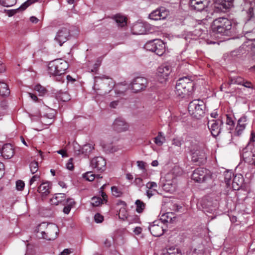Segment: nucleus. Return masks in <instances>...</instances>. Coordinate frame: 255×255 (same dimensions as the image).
Here are the masks:
<instances>
[{
    "instance_id": "nucleus-1",
    "label": "nucleus",
    "mask_w": 255,
    "mask_h": 255,
    "mask_svg": "<svg viewBox=\"0 0 255 255\" xmlns=\"http://www.w3.org/2000/svg\"><path fill=\"white\" fill-rule=\"evenodd\" d=\"M36 232L39 238L53 240L57 238L59 229L55 224L42 223L37 226Z\"/></svg>"
},
{
    "instance_id": "nucleus-2",
    "label": "nucleus",
    "mask_w": 255,
    "mask_h": 255,
    "mask_svg": "<svg viewBox=\"0 0 255 255\" xmlns=\"http://www.w3.org/2000/svg\"><path fill=\"white\" fill-rule=\"evenodd\" d=\"M67 62L62 59H57L49 62L48 73L50 76H60L68 68Z\"/></svg>"
},
{
    "instance_id": "nucleus-3",
    "label": "nucleus",
    "mask_w": 255,
    "mask_h": 255,
    "mask_svg": "<svg viewBox=\"0 0 255 255\" xmlns=\"http://www.w3.org/2000/svg\"><path fill=\"white\" fill-rule=\"evenodd\" d=\"M193 86L192 80L188 77L180 78L177 82L175 87V94L177 96L183 98L188 95Z\"/></svg>"
},
{
    "instance_id": "nucleus-4",
    "label": "nucleus",
    "mask_w": 255,
    "mask_h": 255,
    "mask_svg": "<svg viewBox=\"0 0 255 255\" xmlns=\"http://www.w3.org/2000/svg\"><path fill=\"white\" fill-rule=\"evenodd\" d=\"M205 110V104L203 101L199 99L193 100L188 106L189 113L197 119H200L204 116Z\"/></svg>"
},
{
    "instance_id": "nucleus-5",
    "label": "nucleus",
    "mask_w": 255,
    "mask_h": 255,
    "mask_svg": "<svg viewBox=\"0 0 255 255\" xmlns=\"http://www.w3.org/2000/svg\"><path fill=\"white\" fill-rule=\"evenodd\" d=\"M231 22L227 18L220 17L215 19L212 25V28L214 32L226 35L231 29Z\"/></svg>"
},
{
    "instance_id": "nucleus-6",
    "label": "nucleus",
    "mask_w": 255,
    "mask_h": 255,
    "mask_svg": "<svg viewBox=\"0 0 255 255\" xmlns=\"http://www.w3.org/2000/svg\"><path fill=\"white\" fill-rule=\"evenodd\" d=\"M192 178L198 182H209L212 180L210 171L202 167L198 168L194 171Z\"/></svg>"
},
{
    "instance_id": "nucleus-7",
    "label": "nucleus",
    "mask_w": 255,
    "mask_h": 255,
    "mask_svg": "<svg viewBox=\"0 0 255 255\" xmlns=\"http://www.w3.org/2000/svg\"><path fill=\"white\" fill-rule=\"evenodd\" d=\"M145 48L147 50L154 52L159 56L162 55L165 51L164 43L159 39H154L146 42Z\"/></svg>"
},
{
    "instance_id": "nucleus-8",
    "label": "nucleus",
    "mask_w": 255,
    "mask_h": 255,
    "mask_svg": "<svg viewBox=\"0 0 255 255\" xmlns=\"http://www.w3.org/2000/svg\"><path fill=\"white\" fill-rule=\"evenodd\" d=\"M147 85V80L142 77H136L133 80L130 84L131 90L137 93L144 90Z\"/></svg>"
},
{
    "instance_id": "nucleus-9",
    "label": "nucleus",
    "mask_w": 255,
    "mask_h": 255,
    "mask_svg": "<svg viewBox=\"0 0 255 255\" xmlns=\"http://www.w3.org/2000/svg\"><path fill=\"white\" fill-rule=\"evenodd\" d=\"M70 37L69 29L67 27H62L58 30L55 35L54 40L60 46L67 41Z\"/></svg>"
},
{
    "instance_id": "nucleus-10",
    "label": "nucleus",
    "mask_w": 255,
    "mask_h": 255,
    "mask_svg": "<svg viewBox=\"0 0 255 255\" xmlns=\"http://www.w3.org/2000/svg\"><path fill=\"white\" fill-rule=\"evenodd\" d=\"M106 165L105 159L101 156L95 157L90 161V166L97 171H104L106 169Z\"/></svg>"
},
{
    "instance_id": "nucleus-11",
    "label": "nucleus",
    "mask_w": 255,
    "mask_h": 255,
    "mask_svg": "<svg viewBox=\"0 0 255 255\" xmlns=\"http://www.w3.org/2000/svg\"><path fill=\"white\" fill-rule=\"evenodd\" d=\"M163 226L164 225L162 222L156 220L150 225L148 229L153 236L159 237L163 234L165 231Z\"/></svg>"
},
{
    "instance_id": "nucleus-12",
    "label": "nucleus",
    "mask_w": 255,
    "mask_h": 255,
    "mask_svg": "<svg viewBox=\"0 0 255 255\" xmlns=\"http://www.w3.org/2000/svg\"><path fill=\"white\" fill-rule=\"evenodd\" d=\"M172 71L170 65L164 64L159 66L157 70V75L161 82L165 81Z\"/></svg>"
},
{
    "instance_id": "nucleus-13",
    "label": "nucleus",
    "mask_w": 255,
    "mask_h": 255,
    "mask_svg": "<svg viewBox=\"0 0 255 255\" xmlns=\"http://www.w3.org/2000/svg\"><path fill=\"white\" fill-rule=\"evenodd\" d=\"M223 124V122L221 120H213L208 122V127L213 136H217L219 134Z\"/></svg>"
},
{
    "instance_id": "nucleus-14",
    "label": "nucleus",
    "mask_w": 255,
    "mask_h": 255,
    "mask_svg": "<svg viewBox=\"0 0 255 255\" xmlns=\"http://www.w3.org/2000/svg\"><path fill=\"white\" fill-rule=\"evenodd\" d=\"M250 142L244 148L242 153V156L244 160L250 164L255 165V154L252 151H249Z\"/></svg>"
},
{
    "instance_id": "nucleus-15",
    "label": "nucleus",
    "mask_w": 255,
    "mask_h": 255,
    "mask_svg": "<svg viewBox=\"0 0 255 255\" xmlns=\"http://www.w3.org/2000/svg\"><path fill=\"white\" fill-rule=\"evenodd\" d=\"M113 127L114 129L118 132H123L128 129L129 125L124 120L118 118L114 122Z\"/></svg>"
},
{
    "instance_id": "nucleus-16",
    "label": "nucleus",
    "mask_w": 255,
    "mask_h": 255,
    "mask_svg": "<svg viewBox=\"0 0 255 255\" xmlns=\"http://www.w3.org/2000/svg\"><path fill=\"white\" fill-rule=\"evenodd\" d=\"M234 0H216L214 8L217 12L224 11L229 8L232 4Z\"/></svg>"
},
{
    "instance_id": "nucleus-17",
    "label": "nucleus",
    "mask_w": 255,
    "mask_h": 255,
    "mask_svg": "<svg viewBox=\"0 0 255 255\" xmlns=\"http://www.w3.org/2000/svg\"><path fill=\"white\" fill-rule=\"evenodd\" d=\"M168 15V11L162 8L153 11L149 15V18L153 20H158L165 19Z\"/></svg>"
},
{
    "instance_id": "nucleus-18",
    "label": "nucleus",
    "mask_w": 255,
    "mask_h": 255,
    "mask_svg": "<svg viewBox=\"0 0 255 255\" xmlns=\"http://www.w3.org/2000/svg\"><path fill=\"white\" fill-rule=\"evenodd\" d=\"M209 3V0H190V5L192 9L197 11L203 10Z\"/></svg>"
},
{
    "instance_id": "nucleus-19",
    "label": "nucleus",
    "mask_w": 255,
    "mask_h": 255,
    "mask_svg": "<svg viewBox=\"0 0 255 255\" xmlns=\"http://www.w3.org/2000/svg\"><path fill=\"white\" fill-rule=\"evenodd\" d=\"M14 155V148L10 144H5L0 146V156L6 159L11 158Z\"/></svg>"
},
{
    "instance_id": "nucleus-20",
    "label": "nucleus",
    "mask_w": 255,
    "mask_h": 255,
    "mask_svg": "<svg viewBox=\"0 0 255 255\" xmlns=\"http://www.w3.org/2000/svg\"><path fill=\"white\" fill-rule=\"evenodd\" d=\"M146 195L148 199L158 193L157 190V184L155 182H148L146 184Z\"/></svg>"
},
{
    "instance_id": "nucleus-21",
    "label": "nucleus",
    "mask_w": 255,
    "mask_h": 255,
    "mask_svg": "<svg viewBox=\"0 0 255 255\" xmlns=\"http://www.w3.org/2000/svg\"><path fill=\"white\" fill-rule=\"evenodd\" d=\"M192 161L198 164L203 163L206 158L205 152L202 150H196L192 153Z\"/></svg>"
},
{
    "instance_id": "nucleus-22",
    "label": "nucleus",
    "mask_w": 255,
    "mask_h": 255,
    "mask_svg": "<svg viewBox=\"0 0 255 255\" xmlns=\"http://www.w3.org/2000/svg\"><path fill=\"white\" fill-rule=\"evenodd\" d=\"M51 185L48 181L42 182L38 187L37 191L42 197H46L50 193Z\"/></svg>"
},
{
    "instance_id": "nucleus-23",
    "label": "nucleus",
    "mask_w": 255,
    "mask_h": 255,
    "mask_svg": "<svg viewBox=\"0 0 255 255\" xmlns=\"http://www.w3.org/2000/svg\"><path fill=\"white\" fill-rule=\"evenodd\" d=\"M67 199L64 194L56 193L50 199V202L51 204L55 205H57L59 204L63 205L65 203Z\"/></svg>"
},
{
    "instance_id": "nucleus-24",
    "label": "nucleus",
    "mask_w": 255,
    "mask_h": 255,
    "mask_svg": "<svg viewBox=\"0 0 255 255\" xmlns=\"http://www.w3.org/2000/svg\"><path fill=\"white\" fill-rule=\"evenodd\" d=\"M176 218L174 214L172 212H167L163 214L161 217L160 220L164 225V223H172L175 220Z\"/></svg>"
},
{
    "instance_id": "nucleus-25",
    "label": "nucleus",
    "mask_w": 255,
    "mask_h": 255,
    "mask_svg": "<svg viewBox=\"0 0 255 255\" xmlns=\"http://www.w3.org/2000/svg\"><path fill=\"white\" fill-rule=\"evenodd\" d=\"M244 178L241 174H237L235 176L232 181V187L234 190H238L242 186Z\"/></svg>"
},
{
    "instance_id": "nucleus-26",
    "label": "nucleus",
    "mask_w": 255,
    "mask_h": 255,
    "mask_svg": "<svg viewBox=\"0 0 255 255\" xmlns=\"http://www.w3.org/2000/svg\"><path fill=\"white\" fill-rule=\"evenodd\" d=\"M247 119L246 116H243L239 119L238 125L236 127V132L238 135L242 133V131L245 129L247 125Z\"/></svg>"
},
{
    "instance_id": "nucleus-27",
    "label": "nucleus",
    "mask_w": 255,
    "mask_h": 255,
    "mask_svg": "<svg viewBox=\"0 0 255 255\" xmlns=\"http://www.w3.org/2000/svg\"><path fill=\"white\" fill-rule=\"evenodd\" d=\"M146 28L142 23H136L132 27V32L134 34H143L146 33Z\"/></svg>"
},
{
    "instance_id": "nucleus-28",
    "label": "nucleus",
    "mask_w": 255,
    "mask_h": 255,
    "mask_svg": "<svg viewBox=\"0 0 255 255\" xmlns=\"http://www.w3.org/2000/svg\"><path fill=\"white\" fill-rule=\"evenodd\" d=\"M36 1V0H27L26 1L24 2L17 9L8 10L7 11V15L9 16H11L15 13V12L17 10L19 9V10H23L25 9L30 4L35 2Z\"/></svg>"
},
{
    "instance_id": "nucleus-29",
    "label": "nucleus",
    "mask_w": 255,
    "mask_h": 255,
    "mask_svg": "<svg viewBox=\"0 0 255 255\" xmlns=\"http://www.w3.org/2000/svg\"><path fill=\"white\" fill-rule=\"evenodd\" d=\"M75 202L73 199L70 198H67L65 203L63 204V205L64 206L63 210L64 213L65 214H68L70 213L71 209L75 205Z\"/></svg>"
},
{
    "instance_id": "nucleus-30",
    "label": "nucleus",
    "mask_w": 255,
    "mask_h": 255,
    "mask_svg": "<svg viewBox=\"0 0 255 255\" xmlns=\"http://www.w3.org/2000/svg\"><path fill=\"white\" fill-rule=\"evenodd\" d=\"M114 19L119 27H123L127 25V18L123 15L116 14L114 16Z\"/></svg>"
},
{
    "instance_id": "nucleus-31",
    "label": "nucleus",
    "mask_w": 255,
    "mask_h": 255,
    "mask_svg": "<svg viewBox=\"0 0 255 255\" xmlns=\"http://www.w3.org/2000/svg\"><path fill=\"white\" fill-rule=\"evenodd\" d=\"M162 255H182L179 249L171 247L167 249L163 253Z\"/></svg>"
},
{
    "instance_id": "nucleus-32",
    "label": "nucleus",
    "mask_w": 255,
    "mask_h": 255,
    "mask_svg": "<svg viewBox=\"0 0 255 255\" xmlns=\"http://www.w3.org/2000/svg\"><path fill=\"white\" fill-rule=\"evenodd\" d=\"M10 91L7 84L4 82H0V95L6 96L9 95Z\"/></svg>"
},
{
    "instance_id": "nucleus-33",
    "label": "nucleus",
    "mask_w": 255,
    "mask_h": 255,
    "mask_svg": "<svg viewBox=\"0 0 255 255\" xmlns=\"http://www.w3.org/2000/svg\"><path fill=\"white\" fill-rule=\"evenodd\" d=\"M165 140V136L161 132H158V135L154 138V142L158 146H161Z\"/></svg>"
},
{
    "instance_id": "nucleus-34",
    "label": "nucleus",
    "mask_w": 255,
    "mask_h": 255,
    "mask_svg": "<svg viewBox=\"0 0 255 255\" xmlns=\"http://www.w3.org/2000/svg\"><path fill=\"white\" fill-rule=\"evenodd\" d=\"M94 149V146L92 144L88 143L84 145L82 147V154L85 156L88 155Z\"/></svg>"
},
{
    "instance_id": "nucleus-35",
    "label": "nucleus",
    "mask_w": 255,
    "mask_h": 255,
    "mask_svg": "<svg viewBox=\"0 0 255 255\" xmlns=\"http://www.w3.org/2000/svg\"><path fill=\"white\" fill-rule=\"evenodd\" d=\"M183 141L179 138H174L172 140V146L169 147V149L170 151H172L173 150V145L175 146H177V147H180L181 145L182 144Z\"/></svg>"
},
{
    "instance_id": "nucleus-36",
    "label": "nucleus",
    "mask_w": 255,
    "mask_h": 255,
    "mask_svg": "<svg viewBox=\"0 0 255 255\" xmlns=\"http://www.w3.org/2000/svg\"><path fill=\"white\" fill-rule=\"evenodd\" d=\"M135 205L136 206V211L137 213H141L145 208V204L139 200H137L135 201Z\"/></svg>"
},
{
    "instance_id": "nucleus-37",
    "label": "nucleus",
    "mask_w": 255,
    "mask_h": 255,
    "mask_svg": "<svg viewBox=\"0 0 255 255\" xmlns=\"http://www.w3.org/2000/svg\"><path fill=\"white\" fill-rule=\"evenodd\" d=\"M233 175L231 171H227L225 172V181L228 186L230 185L231 180Z\"/></svg>"
},
{
    "instance_id": "nucleus-38",
    "label": "nucleus",
    "mask_w": 255,
    "mask_h": 255,
    "mask_svg": "<svg viewBox=\"0 0 255 255\" xmlns=\"http://www.w3.org/2000/svg\"><path fill=\"white\" fill-rule=\"evenodd\" d=\"M16 0H0V3L3 6L10 7L16 3Z\"/></svg>"
},
{
    "instance_id": "nucleus-39",
    "label": "nucleus",
    "mask_w": 255,
    "mask_h": 255,
    "mask_svg": "<svg viewBox=\"0 0 255 255\" xmlns=\"http://www.w3.org/2000/svg\"><path fill=\"white\" fill-rule=\"evenodd\" d=\"M103 200L101 197H94L91 199V205L93 206L97 207L102 204Z\"/></svg>"
},
{
    "instance_id": "nucleus-40",
    "label": "nucleus",
    "mask_w": 255,
    "mask_h": 255,
    "mask_svg": "<svg viewBox=\"0 0 255 255\" xmlns=\"http://www.w3.org/2000/svg\"><path fill=\"white\" fill-rule=\"evenodd\" d=\"M111 191L112 194L117 197H120L123 194L122 190L116 186L112 187Z\"/></svg>"
},
{
    "instance_id": "nucleus-41",
    "label": "nucleus",
    "mask_w": 255,
    "mask_h": 255,
    "mask_svg": "<svg viewBox=\"0 0 255 255\" xmlns=\"http://www.w3.org/2000/svg\"><path fill=\"white\" fill-rule=\"evenodd\" d=\"M83 176L86 180L89 181H93L96 177L95 175L91 171L86 172L83 174Z\"/></svg>"
},
{
    "instance_id": "nucleus-42",
    "label": "nucleus",
    "mask_w": 255,
    "mask_h": 255,
    "mask_svg": "<svg viewBox=\"0 0 255 255\" xmlns=\"http://www.w3.org/2000/svg\"><path fill=\"white\" fill-rule=\"evenodd\" d=\"M34 90L39 93V96H42L46 93L45 88L39 84L35 86Z\"/></svg>"
},
{
    "instance_id": "nucleus-43",
    "label": "nucleus",
    "mask_w": 255,
    "mask_h": 255,
    "mask_svg": "<svg viewBox=\"0 0 255 255\" xmlns=\"http://www.w3.org/2000/svg\"><path fill=\"white\" fill-rule=\"evenodd\" d=\"M30 171L32 174L36 173L38 170V163L36 161L31 162L29 165Z\"/></svg>"
},
{
    "instance_id": "nucleus-44",
    "label": "nucleus",
    "mask_w": 255,
    "mask_h": 255,
    "mask_svg": "<svg viewBox=\"0 0 255 255\" xmlns=\"http://www.w3.org/2000/svg\"><path fill=\"white\" fill-rule=\"evenodd\" d=\"M29 116L31 118V121L32 122H37L40 120H41L40 114L38 112L32 114H30Z\"/></svg>"
},
{
    "instance_id": "nucleus-45",
    "label": "nucleus",
    "mask_w": 255,
    "mask_h": 255,
    "mask_svg": "<svg viewBox=\"0 0 255 255\" xmlns=\"http://www.w3.org/2000/svg\"><path fill=\"white\" fill-rule=\"evenodd\" d=\"M73 147L75 153L79 155L82 154V147L77 143L73 144Z\"/></svg>"
},
{
    "instance_id": "nucleus-46",
    "label": "nucleus",
    "mask_w": 255,
    "mask_h": 255,
    "mask_svg": "<svg viewBox=\"0 0 255 255\" xmlns=\"http://www.w3.org/2000/svg\"><path fill=\"white\" fill-rule=\"evenodd\" d=\"M244 81V79H243L242 77H235L234 79L231 80V83L233 84H236L238 85H242L243 83V82Z\"/></svg>"
},
{
    "instance_id": "nucleus-47",
    "label": "nucleus",
    "mask_w": 255,
    "mask_h": 255,
    "mask_svg": "<svg viewBox=\"0 0 255 255\" xmlns=\"http://www.w3.org/2000/svg\"><path fill=\"white\" fill-rule=\"evenodd\" d=\"M25 184L22 180H18L16 182V188L17 190L22 191L24 187Z\"/></svg>"
},
{
    "instance_id": "nucleus-48",
    "label": "nucleus",
    "mask_w": 255,
    "mask_h": 255,
    "mask_svg": "<svg viewBox=\"0 0 255 255\" xmlns=\"http://www.w3.org/2000/svg\"><path fill=\"white\" fill-rule=\"evenodd\" d=\"M94 220L97 223H101L103 221L104 217L99 213H97L94 216Z\"/></svg>"
},
{
    "instance_id": "nucleus-49",
    "label": "nucleus",
    "mask_w": 255,
    "mask_h": 255,
    "mask_svg": "<svg viewBox=\"0 0 255 255\" xmlns=\"http://www.w3.org/2000/svg\"><path fill=\"white\" fill-rule=\"evenodd\" d=\"M59 98L64 102L67 101L70 99L69 95L66 93H62L59 96Z\"/></svg>"
},
{
    "instance_id": "nucleus-50",
    "label": "nucleus",
    "mask_w": 255,
    "mask_h": 255,
    "mask_svg": "<svg viewBox=\"0 0 255 255\" xmlns=\"http://www.w3.org/2000/svg\"><path fill=\"white\" fill-rule=\"evenodd\" d=\"M66 168L69 170H72L74 168L73 164V158H71L69 159L68 162L66 163Z\"/></svg>"
},
{
    "instance_id": "nucleus-51",
    "label": "nucleus",
    "mask_w": 255,
    "mask_h": 255,
    "mask_svg": "<svg viewBox=\"0 0 255 255\" xmlns=\"http://www.w3.org/2000/svg\"><path fill=\"white\" fill-rule=\"evenodd\" d=\"M242 85L246 88H251V89L254 88V85L250 81H246L245 80H244Z\"/></svg>"
},
{
    "instance_id": "nucleus-52",
    "label": "nucleus",
    "mask_w": 255,
    "mask_h": 255,
    "mask_svg": "<svg viewBox=\"0 0 255 255\" xmlns=\"http://www.w3.org/2000/svg\"><path fill=\"white\" fill-rule=\"evenodd\" d=\"M52 121H53V120H52V118H50L48 119V121H46V117H42L40 121L41 123H42V124L46 125H49L51 124L52 123Z\"/></svg>"
},
{
    "instance_id": "nucleus-53",
    "label": "nucleus",
    "mask_w": 255,
    "mask_h": 255,
    "mask_svg": "<svg viewBox=\"0 0 255 255\" xmlns=\"http://www.w3.org/2000/svg\"><path fill=\"white\" fill-rule=\"evenodd\" d=\"M52 121H53V120H52V118H50L48 119V121H46V117H42L40 121L41 123H42V124L46 125H49L51 124L52 123Z\"/></svg>"
},
{
    "instance_id": "nucleus-54",
    "label": "nucleus",
    "mask_w": 255,
    "mask_h": 255,
    "mask_svg": "<svg viewBox=\"0 0 255 255\" xmlns=\"http://www.w3.org/2000/svg\"><path fill=\"white\" fill-rule=\"evenodd\" d=\"M101 61L100 60H98L94 64V67L93 68L91 69L92 72L96 71L99 67L101 65Z\"/></svg>"
},
{
    "instance_id": "nucleus-55",
    "label": "nucleus",
    "mask_w": 255,
    "mask_h": 255,
    "mask_svg": "<svg viewBox=\"0 0 255 255\" xmlns=\"http://www.w3.org/2000/svg\"><path fill=\"white\" fill-rule=\"evenodd\" d=\"M39 178L40 176L37 174L33 176L29 181V185L30 186L32 185V184L34 183L35 181H36L39 179Z\"/></svg>"
},
{
    "instance_id": "nucleus-56",
    "label": "nucleus",
    "mask_w": 255,
    "mask_h": 255,
    "mask_svg": "<svg viewBox=\"0 0 255 255\" xmlns=\"http://www.w3.org/2000/svg\"><path fill=\"white\" fill-rule=\"evenodd\" d=\"M226 124L229 126H234V122L232 118L230 117L229 115H226Z\"/></svg>"
},
{
    "instance_id": "nucleus-57",
    "label": "nucleus",
    "mask_w": 255,
    "mask_h": 255,
    "mask_svg": "<svg viewBox=\"0 0 255 255\" xmlns=\"http://www.w3.org/2000/svg\"><path fill=\"white\" fill-rule=\"evenodd\" d=\"M134 183L136 185L141 187L142 185V179L140 177L135 178Z\"/></svg>"
},
{
    "instance_id": "nucleus-58",
    "label": "nucleus",
    "mask_w": 255,
    "mask_h": 255,
    "mask_svg": "<svg viewBox=\"0 0 255 255\" xmlns=\"http://www.w3.org/2000/svg\"><path fill=\"white\" fill-rule=\"evenodd\" d=\"M136 163L139 169L142 170L145 169V163L144 162L142 161H137Z\"/></svg>"
},
{
    "instance_id": "nucleus-59",
    "label": "nucleus",
    "mask_w": 255,
    "mask_h": 255,
    "mask_svg": "<svg viewBox=\"0 0 255 255\" xmlns=\"http://www.w3.org/2000/svg\"><path fill=\"white\" fill-rule=\"evenodd\" d=\"M72 253L71 249H65L59 255H69Z\"/></svg>"
},
{
    "instance_id": "nucleus-60",
    "label": "nucleus",
    "mask_w": 255,
    "mask_h": 255,
    "mask_svg": "<svg viewBox=\"0 0 255 255\" xmlns=\"http://www.w3.org/2000/svg\"><path fill=\"white\" fill-rule=\"evenodd\" d=\"M57 152L61 155V156L63 157H68V155L66 152V151L64 150V149H61V150H58L57 151Z\"/></svg>"
},
{
    "instance_id": "nucleus-61",
    "label": "nucleus",
    "mask_w": 255,
    "mask_h": 255,
    "mask_svg": "<svg viewBox=\"0 0 255 255\" xmlns=\"http://www.w3.org/2000/svg\"><path fill=\"white\" fill-rule=\"evenodd\" d=\"M4 174V165L0 162V178L3 176Z\"/></svg>"
},
{
    "instance_id": "nucleus-62",
    "label": "nucleus",
    "mask_w": 255,
    "mask_h": 255,
    "mask_svg": "<svg viewBox=\"0 0 255 255\" xmlns=\"http://www.w3.org/2000/svg\"><path fill=\"white\" fill-rule=\"evenodd\" d=\"M133 232L135 235H138L141 233L142 229L140 227H137L134 229Z\"/></svg>"
},
{
    "instance_id": "nucleus-63",
    "label": "nucleus",
    "mask_w": 255,
    "mask_h": 255,
    "mask_svg": "<svg viewBox=\"0 0 255 255\" xmlns=\"http://www.w3.org/2000/svg\"><path fill=\"white\" fill-rule=\"evenodd\" d=\"M119 104L118 101H114L110 103V107L113 108H116Z\"/></svg>"
},
{
    "instance_id": "nucleus-64",
    "label": "nucleus",
    "mask_w": 255,
    "mask_h": 255,
    "mask_svg": "<svg viewBox=\"0 0 255 255\" xmlns=\"http://www.w3.org/2000/svg\"><path fill=\"white\" fill-rule=\"evenodd\" d=\"M5 70L4 65L2 64V62L0 61V73L3 72Z\"/></svg>"
}]
</instances>
